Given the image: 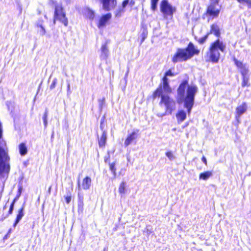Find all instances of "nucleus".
Masks as SVG:
<instances>
[{"instance_id": "32", "label": "nucleus", "mask_w": 251, "mask_h": 251, "mask_svg": "<svg viewBox=\"0 0 251 251\" xmlns=\"http://www.w3.org/2000/svg\"><path fill=\"white\" fill-rule=\"evenodd\" d=\"M47 119H48V112L46 111L44 113L43 117L44 124V126L45 127L47 126V124H48Z\"/></svg>"}, {"instance_id": "17", "label": "nucleus", "mask_w": 251, "mask_h": 251, "mask_svg": "<svg viewBox=\"0 0 251 251\" xmlns=\"http://www.w3.org/2000/svg\"><path fill=\"white\" fill-rule=\"evenodd\" d=\"M176 116L178 124L184 121L186 118V113L182 110H178L176 113Z\"/></svg>"}, {"instance_id": "34", "label": "nucleus", "mask_w": 251, "mask_h": 251, "mask_svg": "<svg viewBox=\"0 0 251 251\" xmlns=\"http://www.w3.org/2000/svg\"><path fill=\"white\" fill-rule=\"evenodd\" d=\"M105 122V117L103 116L100 120V128L101 130H103V124Z\"/></svg>"}, {"instance_id": "43", "label": "nucleus", "mask_w": 251, "mask_h": 251, "mask_svg": "<svg viewBox=\"0 0 251 251\" xmlns=\"http://www.w3.org/2000/svg\"><path fill=\"white\" fill-rule=\"evenodd\" d=\"M7 235H5L3 237V240L7 239Z\"/></svg>"}, {"instance_id": "10", "label": "nucleus", "mask_w": 251, "mask_h": 251, "mask_svg": "<svg viewBox=\"0 0 251 251\" xmlns=\"http://www.w3.org/2000/svg\"><path fill=\"white\" fill-rule=\"evenodd\" d=\"M101 4L103 9L105 11H109L117 7V0H99Z\"/></svg>"}, {"instance_id": "20", "label": "nucleus", "mask_w": 251, "mask_h": 251, "mask_svg": "<svg viewBox=\"0 0 251 251\" xmlns=\"http://www.w3.org/2000/svg\"><path fill=\"white\" fill-rule=\"evenodd\" d=\"M212 175L213 173L212 171H205L200 174L199 179L203 180H206L208 179L209 177H210L212 176Z\"/></svg>"}, {"instance_id": "36", "label": "nucleus", "mask_w": 251, "mask_h": 251, "mask_svg": "<svg viewBox=\"0 0 251 251\" xmlns=\"http://www.w3.org/2000/svg\"><path fill=\"white\" fill-rule=\"evenodd\" d=\"M70 195H68V196H66L65 197V201L66 202L67 204H69L70 202H71V199H72V196L71 195V193L70 192Z\"/></svg>"}, {"instance_id": "31", "label": "nucleus", "mask_w": 251, "mask_h": 251, "mask_svg": "<svg viewBox=\"0 0 251 251\" xmlns=\"http://www.w3.org/2000/svg\"><path fill=\"white\" fill-rule=\"evenodd\" d=\"M147 35H148V31H147V29H145L143 30V32L141 34V37H142L141 41V43H143L145 39L147 38Z\"/></svg>"}, {"instance_id": "44", "label": "nucleus", "mask_w": 251, "mask_h": 251, "mask_svg": "<svg viewBox=\"0 0 251 251\" xmlns=\"http://www.w3.org/2000/svg\"><path fill=\"white\" fill-rule=\"evenodd\" d=\"M78 187H80V183H79V181L78 182Z\"/></svg>"}, {"instance_id": "14", "label": "nucleus", "mask_w": 251, "mask_h": 251, "mask_svg": "<svg viewBox=\"0 0 251 251\" xmlns=\"http://www.w3.org/2000/svg\"><path fill=\"white\" fill-rule=\"evenodd\" d=\"M108 41H106L104 44H102L101 46V54L100 57L103 59H106L109 55V50L108 47Z\"/></svg>"}, {"instance_id": "29", "label": "nucleus", "mask_w": 251, "mask_h": 251, "mask_svg": "<svg viewBox=\"0 0 251 251\" xmlns=\"http://www.w3.org/2000/svg\"><path fill=\"white\" fill-rule=\"evenodd\" d=\"M109 170L111 171L114 176L116 175V169L115 168V163L113 162L109 164Z\"/></svg>"}, {"instance_id": "37", "label": "nucleus", "mask_w": 251, "mask_h": 251, "mask_svg": "<svg viewBox=\"0 0 251 251\" xmlns=\"http://www.w3.org/2000/svg\"><path fill=\"white\" fill-rule=\"evenodd\" d=\"M14 205H13V203H11L9 208V210H8V213H7V216H8V215H9L12 213L13 209H14Z\"/></svg>"}, {"instance_id": "35", "label": "nucleus", "mask_w": 251, "mask_h": 251, "mask_svg": "<svg viewBox=\"0 0 251 251\" xmlns=\"http://www.w3.org/2000/svg\"><path fill=\"white\" fill-rule=\"evenodd\" d=\"M57 79H54L52 82H51V84L50 85V89H53L55 88L56 84L57 83Z\"/></svg>"}, {"instance_id": "11", "label": "nucleus", "mask_w": 251, "mask_h": 251, "mask_svg": "<svg viewBox=\"0 0 251 251\" xmlns=\"http://www.w3.org/2000/svg\"><path fill=\"white\" fill-rule=\"evenodd\" d=\"M247 105L246 102H243L242 104L236 107L235 109V119L237 121V126L240 123V117L241 115L246 112Z\"/></svg>"}, {"instance_id": "30", "label": "nucleus", "mask_w": 251, "mask_h": 251, "mask_svg": "<svg viewBox=\"0 0 251 251\" xmlns=\"http://www.w3.org/2000/svg\"><path fill=\"white\" fill-rule=\"evenodd\" d=\"M208 35V33H207L203 36L199 38V40H198V43L200 44H203L207 39Z\"/></svg>"}, {"instance_id": "28", "label": "nucleus", "mask_w": 251, "mask_h": 251, "mask_svg": "<svg viewBox=\"0 0 251 251\" xmlns=\"http://www.w3.org/2000/svg\"><path fill=\"white\" fill-rule=\"evenodd\" d=\"M158 0H151V8L153 11L156 10Z\"/></svg>"}, {"instance_id": "39", "label": "nucleus", "mask_w": 251, "mask_h": 251, "mask_svg": "<svg viewBox=\"0 0 251 251\" xmlns=\"http://www.w3.org/2000/svg\"><path fill=\"white\" fill-rule=\"evenodd\" d=\"M110 159V156L109 154H108L106 156H105L104 158V160L105 163H109Z\"/></svg>"}, {"instance_id": "1", "label": "nucleus", "mask_w": 251, "mask_h": 251, "mask_svg": "<svg viewBox=\"0 0 251 251\" xmlns=\"http://www.w3.org/2000/svg\"><path fill=\"white\" fill-rule=\"evenodd\" d=\"M207 33L208 35L213 34L218 38L210 44L205 55L206 62L216 63L220 57L219 50L221 52L225 51L226 45L219 38L221 36V31L219 26L216 24L210 25L209 31Z\"/></svg>"}, {"instance_id": "5", "label": "nucleus", "mask_w": 251, "mask_h": 251, "mask_svg": "<svg viewBox=\"0 0 251 251\" xmlns=\"http://www.w3.org/2000/svg\"><path fill=\"white\" fill-rule=\"evenodd\" d=\"M48 4L54 8L53 22L55 24L58 22L65 26L68 25V19L66 12L61 3H58L55 0H49Z\"/></svg>"}, {"instance_id": "26", "label": "nucleus", "mask_w": 251, "mask_h": 251, "mask_svg": "<svg viewBox=\"0 0 251 251\" xmlns=\"http://www.w3.org/2000/svg\"><path fill=\"white\" fill-rule=\"evenodd\" d=\"M239 3L247 5L248 9H251V0H236Z\"/></svg>"}, {"instance_id": "16", "label": "nucleus", "mask_w": 251, "mask_h": 251, "mask_svg": "<svg viewBox=\"0 0 251 251\" xmlns=\"http://www.w3.org/2000/svg\"><path fill=\"white\" fill-rule=\"evenodd\" d=\"M24 205H23L18 210L16 215L14 223L13 225V227H15L19 223L23 217L24 216Z\"/></svg>"}, {"instance_id": "27", "label": "nucleus", "mask_w": 251, "mask_h": 251, "mask_svg": "<svg viewBox=\"0 0 251 251\" xmlns=\"http://www.w3.org/2000/svg\"><path fill=\"white\" fill-rule=\"evenodd\" d=\"M7 157V154L4 150L0 147V161H2L4 159H6Z\"/></svg>"}, {"instance_id": "13", "label": "nucleus", "mask_w": 251, "mask_h": 251, "mask_svg": "<svg viewBox=\"0 0 251 251\" xmlns=\"http://www.w3.org/2000/svg\"><path fill=\"white\" fill-rule=\"evenodd\" d=\"M107 134L105 130H103L100 137L98 136V143L100 148L104 149L106 146Z\"/></svg>"}, {"instance_id": "33", "label": "nucleus", "mask_w": 251, "mask_h": 251, "mask_svg": "<svg viewBox=\"0 0 251 251\" xmlns=\"http://www.w3.org/2000/svg\"><path fill=\"white\" fill-rule=\"evenodd\" d=\"M165 155L170 160H173L174 158V156L173 152L171 151H168L165 153Z\"/></svg>"}, {"instance_id": "38", "label": "nucleus", "mask_w": 251, "mask_h": 251, "mask_svg": "<svg viewBox=\"0 0 251 251\" xmlns=\"http://www.w3.org/2000/svg\"><path fill=\"white\" fill-rule=\"evenodd\" d=\"M122 13L123 11L122 10H119L116 12L115 16L116 17H120L122 16Z\"/></svg>"}, {"instance_id": "21", "label": "nucleus", "mask_w": 251, "mask_h": 251, "mask_svg": "<svg viewBox=\"0 0 251 251\" xmlns=\"http://www.w3.org/2000/svg\"><path fill=\"white\" fill-rule=\"evenodd\" d=\"M135 4V1L134 0H124L122 2V7L124 9L128 5L130 7V10H132V7Z\"/></svg>"}, {"instance_id": "2", "label": "nucleus", "mask_w": 251, "mask_h": 251, "mask_svg": "<svg viewBox=\"0 0 251 251\" xmlns=\"http://www.w3.org/2000/svg\"><path fill=\"white\" fill-rule=\"evenodd\" d=\"M198 91L196 85H188L187 79L183 80L177 89L176 101L178 103L184 102V107L190 114L194 104L195 96Z\"/></svg>"}, {"instance_id": "9", "label": "nucleus", "mask_w": 251, "mask_h": 251, "mask_svg": "<svg viewBox=\"0 0 251 251\" xmlns=\"http://www.w3.org/2000/svg\"><path fill=\"white\" fill-rule=\"evenodd\" d=\"M138 134L139 130L137 129L134 130L131 133H128L125 138L124 146L126 147L134 142L135 143L136 140L138 138Z\"/></svg>"}, {"instance_id": "45", "label": "nucleus", "mask_w": 251, "mask_h": 251, "mask_svg": "<svg viewBox=\"0 0 251 251\" xmlns=\"http://www.w3.org/2000/svg\"><path fill=\"white\" fill-rule=\"evenodd\" d=\"M2 172L1 170H0V174H1Z\"/></svg>"}, {"instance_id": "23", "label": "nucleus", "mask_w": 251, "mask_h": 251, "mask_svg": "<svg viewBox=\"0 0 251 251\" xmlns=\"http://www.w3.org/2000/svg\"><path fill=\"white\" fill-rule=\"evenodd\" d=\"M85 16L90 20H93L95 17L94 12L90 9H87L85 11Z\"/></svg>"}, {"instance_id": "40", "label": "nucleus", "mask_w": 251, "mask_h": 251, "mask_svg": "<svg viewBox=\"0 0 251 251\" xmlns=\"http://www.w3.org/2000/svg\"><path fill=\"white\" fill-rule=\"evenodd\" d=\"M20 195H21V191H20V190H19V194L18 195H17V197L14 199V200L12 201L11 203H13V205H14L16 201L18 199V198L20 196Z\"/></svg>"}, {"instance_id": "22", "label": "nucleus", "mask_w": 251, "mask_h": 251, "mask_svg": "<svg viewBox=\"0 0 251 251\" xmlns=\"http://www.w3.org/2000/svg\"><path fill=\"white\" fill-rule=\"evenodd\" d=\"M20 154L22 156L25 155L27 152V149L25 143L22 142L19 145Z\"/></svg>"}, {"instance_id": "3", "label": "nucleus", "mask_w": 251, "mask_h": 251, "mask_svg": "<svg viewBox=\"0 0 251 251\" xmlns=\"http://www.w3.org/2000/svg\"><path fill=\"white\" fill-rule=\"evenodd\" d=\"M200 52V50L192 42H190L186 48L177 49L172 57V61L174 63L186 61L194 55H198Z\"/></svg>"}, {"instance_id": "8", "label": "nucleus", "mask_w": 251, "mask_h": 251, "mask_svg": "<svg viewBox=\"0 0 251 251\" xmlns=\"http://www.w3.org/2000/svg\"><path fill=\"white\" fill-rule=\"evenodd\" d=\"M112 18V14L107 13L101 15L98 20L96 25L99 28L105 27L107 25Z\"/></svg>"}, {"instance_id": "6", "label": "nucleus", "mask_w": 251, "mask_h": 251, "mask_svg": "<svg viewBox=\"0 0 251 251\" xmlns=\"http://www.w3.org/2000/svg\"><path fill=\"white\" fill-rule=\"evenodd\" d=\"M160 10L162 13L164 18H169L172 19L174 14L176 12V8L171 5L168 0H162L160 4Z\"/></svg>"}, {"instance_id": "15", "label": "nucleus", "mask_w": 251, "mask_h": 251, "mask_svg": "<svg viewBox=\"0 0 251 251\" xmlns=\"http://www.w3.org/2000/svg\"><path fill=\"white\" fill-rule=\"evenodd\" d=\"M44 21L43 19L38 20L37 23L35 25V27L37 28V32L41 35L46 34V30L43 25Z\"/></svg>"}, {"instance_id": "4", "label": "nucleus", "mask_w": 251, "mask_h": 251, "mask_svg": "<svg viewBox=\"0 0 251 251\" xmlns=\"http://www.w3.org/2000/svg\"><path fill=\"white\" fill-rule=\"evenodd\" d=\"M163 88L161 86H158L152 92L151 97L152 100L156 98L160 97V100L159 104L160 106L165 107V114H171L172 112L176 109V101L167 95L163 94Z\"/></svg>"}, {"instance_id": "25", "label": "nucleus", "mask_w": 251, "mask_h": 251, "mask_svg": "<svg viewBox=\"0 0 251 251\" xmlns=\"http://www.w3.org/2000/svg\"><path fill=\"white\" fill-rule=\"evenodd\" d=\"M126 183L124 181H122L120 183L119 186V192L121 194H123L126 192Z\"/></svg>"}, {"instance_id": "41", "label": "nucleus", "mask_w": 251, "mask_h": 251, "mask_svg": "<svg viewBox=\"0 0 251 251\" xmlns=\"http://www.w3.org/2000/svg\"><path fill=\"white\" fill-rule=\"evenodd\" d=\"M201 160L203 162V163L205 164V166L207 165V162L206 158L204 156H202L201 157Z\"/></svg>"}, {"instance_id": "18", "label": "nucleus", "mask_w": 251, "mask_h": 251, "mask_svg": "<svg viewBox=\"0 0 251 251\" xmlns=\"http://www.w3.org/2000/svg\"><path fill=\"white\" fill-rule=\"evenodd\" d=\"M92 180L91 178L88 176H85L82 180V187L84 190L89 189L91 185Z\"/></svg>"}, {"instance_id": "42", "label": "nucleus", "mask_w": 251, "mask_h": 251, "mask_svg": "<svg viewBox=\"0 0 251 251\" xmlns=\"http://www.w3.org/2000/svg\"><path fill=\"white\" fill-rule=\"evenodd\" d=\"M51 186H50L49 188H48V192L49 194H50L51 193Z\"/></svg>"}, {"instance_id": "24", "label": "nucleus", "mask_w": 251, "mask_h": 251, "mask_svg": "<svg viewBox=\"0 0 251 251\" xmlns=\"http://www.w3.org/2000/svg\"><path fill=\"white\" fill-rule=\"evenodd\" d=\"M249 79V76L248 75H242V86L243 87L248 85V81Z\"/></svg>"}, {"instance_id": "7", "label": "nucleus", "mask_w": 251, "mask_h": 251, "mask_svg": "<svg viewBox=\"0 0 251 251\" xmlns=\"http://www.w3.org/2000/svg\"><path fill=\"white\" fill-rule=\"evenodd\" d=\"M176 75L175 73L173 72L171 69H169L165 72L161 80V83L158 86H161L163 88L164 91L167 94H170L172 92V89L169 84V80L168 76H174Z\"/></svg>"}, {"instance_id": "19", "label": "nucleus", "mask_w": 251, "mask_h": 251, "mask_svg": "<svg viewBox=\"0 0 251 251\" xmlns=\"http://www.w3.org/2000/svg\"><path fill=\"white\" fill-rule=\"evenodd\" d=\"M83 197L80 194H78V201H77V207L78 211L82 212L83 211Z\"/></svg>"}, {"instance_id": "12", "label": "nucleus", "mask_w": 251, "mask_h": 251, "mask_svg": "<svg viewBox=\"0 0 251 251\" xmlns=\"http://www.w3.org/2000/svg\"><path fill=\"white\" fill-rule=\"evenodd\" d=\"M232 60L237 69L239 70L241 75H248L249 69L246 67L245 64H243L242 62L238 60L235 57L232 58Z\"/></svg>"}]
</instances>
